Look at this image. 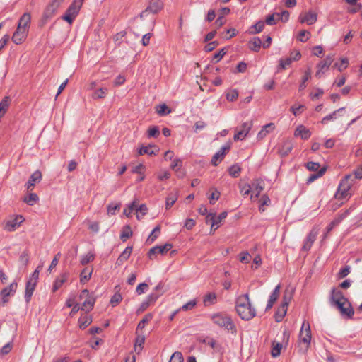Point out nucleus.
<instances>
[{
    "label": "nucleus",
    "mask_w": 362,
    "mask_h": 362,
    "mask_svg": "<svg viewBox=\"0 0 362 362\" xmlns=\"http://www.w3.org/2000/svg\"><path fill=\"white\" fill-rule=\"evenodd\" d=\"M31 22V16L29 13H23L19 19L18 27L28 31Z\"/></svg>",
    "instance_id": "412c9836"
},
{
    "label": "nucleus",
    "mask_w": 362,
    "mask_h": 362,
    "mask_svg": "<svg viewBox=\"0 0 362 362\" xmlns=\"http://www.w3.org/2000/svg\"><path fill=\"white\" fill-rule=\"evenodd\" d=\"M153 318V315L151 313L146 314L143 319L139 322L137 325V330L142 329L144 328L145 325L148 323Z\"/></svg>",
    "instance_id": "a19ab883"
},
{
    "label": "nucleus",
    "mask_w": 362,
    "mask_h": 362,
    "mask_svg": "<svg viewBox=\"0 0 362 362\" xmlns=\"http://www.w3.org/2000/svg\"><path fill=\"white\" fill-rule=\"evenodd\" d=\"M17 288V283L13 282L8 286L1 290L0 293V305H5L8 302V297L13 294Z\"/></svg>",
    "instance_id": "9d476101"
},
{
    "label": "nucleus",
    "mask_w": 362,
    "mask_h": 362,
    "mask_svg": "<svg viewBox=\"0 0 362 362\" xmlns=\"http://www.w3.org/2000/svg\"><path fill=\"white\" fill-rule=\"evenodd\" d=\"M92 322V319L86 315L83 317H81L78 320L79 323V327L81 329H84L86 327H87L90 323Z\"/></svg>",
    "instance_id": "58836bf2"
},
{
    "label": "nucleus",
    "mask_w": 362,
    "mask_h": 362,
    "mask_svg": "<svg viewBox=\"0 0 362 362\" xmlns=\"http://www.w3.org/2000/svg\"><path fill=\"white\" fill-rule=\"evenodd\" d=\"M68 274L66 273L62 274L58 278L56 279L53 285V292L57 291L64 282L67 281Z\"/></svg>",
    "instance_id": "393cba45"
},
{
    "label": "nucleus",
    "mask_w": 362,
    "mask_h": 362,
    "mask_svg": "<svg viewBox=\"0 0 362 362\" xmlns=\"http://www.w3.org/2000/svg\"><path fill=\"white\" fill-rule=\"evenodd\" d=\"M93 260H94V255L89 252L82 257L80 262L82 265H86L88 263L93 262Z\"/></svg>",
    "instance_id": "603ef678"
},
{
    "label": "nucleus",
    "mask_w": 362,
    "mask_h": 362,
    "mask_svg": "<svg viewBox=\"0 0 362 362\" xmlns=\"http://www.w3.org/2000/svg\"><path fill=\"white\" fill-rule=\"evenodd\" d=\"M299 21L301 23H307L308 25H313L317 21V13L313 11L307 12L304 16L299 17Z\"/></svg>",
    "instance_id": "aec40b11"
},
{
    "label": "nucleus",
    "mask_w": 362,
    "mask_h": 362,
    "mask_svg": "<svg viewBox=\"0 0 362 362\" xmlns=\"http://www.w3.org/2000/svg\"><path fill=\"white\" fill-rule=\"evenodd\" d=\"M252 186L251 184H245L243 185H240V192L244 196L249 195L250 192H252Z\"/></svg>",
    "instance_id": "13d9d810"
},
{
    "label": "nucleus",
    "mask_w": 362,
    "mask_h": 362,
    "mask_svg": "<svg viewBox=\"0 0 362 362\" xmlns=\"http://www.w3.org/2000/svg\"><path fill=\"white\" fill-rule=\"evenodd\" d=\"M278 71L286 69L293 62L289 57L281 58L279 61Z\"/></svg>",
    "instance_id": "c9c22d12"
},
{
    "label": "nucleus",
    "mask_w": 362,
    "mask_h": 362,
    "mask_svg": "<svg viewBox=\"0 0 362 362\" xmlns=\"http://www.w3.org/2000/svg\"><path fill=\"white\" fill-rule=\"evenodd\" d=\"M311 78V69L310 68L308 69L305 71L304 76L302 78V81L299 85V90H302L305 88L306 85L305 83Z\"/></svg>",
    "instance_id": "e433bc0d"
},
{
    "label": "nucleus",
    "mask_w": 362,
    "mask_h": 362,
    "mask_svg": "<svg viewBox=\"0 0 362 362\" xmlns=\"http://www.w3.org/2000/svg\"><path fill=\"white\" fill-rule=\"evenodd\" d=\"M132 249L133 247L132 246L127 247L120 255L122 258H123L124 260H127L132 254Z\"/></svg>",
    "instance_id": "774afa93"
},
{
    "label": "nucleus",
    "mask_w": 362,
    "mask_h": 362,
    "mask_svg": "<svg viewBox=\"0 0 362 362\" xmlns=\"http://www.w3.org/2000/svg\"><path fill=\"white\" fill-rule=\"evenodd\" d=\"M22 216H17L15 220L11 221H8L6 225V228L8 230H13L17 226H19V223L22 221Z\"/></svg>",
    "instance_id": "72a5a7b5"
},
{
    "label": "nucleus",
    "mask_w": 362,
    "mask_h": 362,
    "mask_svg": "<svg viewBox=\"0 0 362 362\" xmlns=\"http://www.w3.org/2000/svg\"><path fill=\"white\" fill-rule=\"evenodd\" d=\"M93 268H84L81 273V279L80 281L81 283H84L88 281L90 277L93 272Z\"/></svg>",
    "instance_id": "7c9ffc66"
},
{
    "label": "nucleus",
    "mask_w": 362,
    "mask_h": 362,
    "mask_svg": "<svg viewBox=\"0 0 362 362\" xmlns=\"http://www.w3.org/2000/svg\"><path fill=\"white\" fill-rule=\"evenodd\" d=\"M325 171H326V168H322L320 169L316 173L310 175L307 180V183L308 184L311 183L313 181H315L316 179L322 177L325 174Z\"/></svg>",
    "instance_id": "ea45409f"
},
{
    "label": "nucleus",
    "mask_w": 362,
    "mask_h": 362,
    "mask_svg": "<svg viewBox=\"0 0 362 362\" xmlns=\"http://www.w3.org/2000/svg\"><path fill=\"white\" fill-rule=\"evenodd\" d=\"M132 235V231L131 227L127 225L123 227L122 231L120 235V239L124 242L127 239L129 238Z\"/></svg>",
    "instance_id": "473e14b6"
},
{
    "label": "nucleus",
    "mask_w": 362,
    "mask_h": 362,
    "mask_svg": "<svg viewBox=\"0 0 362 362\" xmlns=\"http://www.w3.org/2000/svg\"><path fill=\"white\" fill-rule=\"evenodd\" d=\"M81 6V5L73 1L67 8V13H71L72 15H74L76 17L79 13Z\"/></svg>",
    "instance_id": "4c0bfd02"
},
{
    "label": "nucleus",
    "mask_w": 362,
    "mask_h": 362,
    "mask_svg": "<svg viewBox=\"0 0 362 362\" xmlns=\"http://www.w3.org/2000/svg\"><path fill=\"white\" fill-rule=\"evenodd\" d=\"M333 61H334V55L329 54L326 57V58L323 61L320 62L317 65L318 70L316 72V76L320 78L321 76L320 74L321 73L324 74L328 69V68L329 67L331 64L333 62Z\"/></svg>",
    "instance_id": "ddd939ff"
},
{
    "label": "nucleus",
    "mask_w": 362,
    "mask_h": 362,
    "mask_svg": "<svg viewBox=\"0 0 362 362\" xmlns=\"http://www.w3.org/2000/svg\"><path fill=\"white\" fill-rule=\"evenodd\" d=\"M62 19L69 23L70 25L73 23L74 19L76 18L74 15H72L71 13H67V10L65 13L62 16Z\"/></svg>",
    "instance_id": "052dcab7"
},
{
    "label": "nucleus",
    "mask_w": 362,
    "mask_h": 362,
    "mask_svg": "<svg viewBox=\"0 0 362 362\" xmlns=\"http://www.w3.org/2000/svg\"><path fill=\"white\" fill-rule=\"evenodd\" d=\"M83 299L84 301L81 306V310H84L86 312L92 310L95 303V297L93 293H90L87 289H83L79 295V300H82Z\"/></svg>",
    "instance_id": "39448f33"
},
{
    "label": "nucleus",
    "mask_w": 362,
    "mask_h": 362,
    "mask_svg": "<svg viewBox=\"0 0 362 362\" xmlns=\"http://www.w3.org/2000/svg\"><path fill=\"white\" fill-rule=\"evenodd\" d=\"M136 213L139 212L141 214V216H140L139 214H136L137 218L140 219L141 217H143L147 213L148 208L146 206V204H141L138 208L136 206Z\"/></svg>",
    "instance_id": "6e6d98bb"
},
{
    "label": "nucleus",
    "mask_w": 362,
    "mask_h": 362,
    "mask_svg": "<svg viewBox=\"0 0 362 362\" xmlns=\"http://www.w3.org/2000/svg\"><path fill=\"white\" fill-rule=\"evenodd\" d=\"M38 200V197L35 193H30L27 197H25L23 201L30 206H33Z\"/></svg>",
    "instance_id": "a18cd8bd"
},
{
    "label": "nucleus",
    "mask_w": 362,
    "mask_h": 362,
    "mask_svg": "<svg viewBox=\"0 0 362 362\" xmlns=\"http://www.w3.org/2000/svg\"><path fill=\"white\" fill-rule=\"evenodd\" d=\"M226 54V51L225 48H223L221 50H219L218 52L216 53L214 55V57H213L214 62V63L218 62L223 57V56Z\"/></svg>",
    "instance_id": "0e129e2a"
},
{
    "label": "nucleus",
    "mask_w": 362,
    "mask_h": 362,
    "mask_svg": "<svg viewBox=\"0 0 362 362\" xmlns=\"http://www.w3.org/2000/svg\"><path fill=\"white\" fill-rule=\"evenodd\" d=\"M42 180V173L40 170L35 171L30 177L25 187L28 190L32 191L33 187L35 185L36 182H40Z\"/></svg>",
    "instance_id": "f3484780"
},
{
    "label": "nucleus",
    "mask_w": 362,
    "mask_h": 362,
    "mask_svg": "<svg viewBox=\"0 0 362 362\" xmlns=\"http://www.w3.org/2000/svg\"><path fill=\"white\" fill-rule=\"evenodd\" d=\"M332 306L337 308L339 310L340 314L342 316H345L348 318L353 317L354 311L351 303L349 301L348 299H346L345 300H343L341 302L337 301V303L332 305Z\"/></svg>",
    "instance_id": "423d86ee"
},
{
    "label": "nucleus",
    "mask_w": 362,
    "mask_h": 362,
    "mask_svg": "<svg viewBox=\"0 0 362 362\" xmlns=\"http://www.w3.org/2000/svg\"><path fill=\"white\" fill-rule=\"evenodd\" d=\"M296 136H300L303 139H308L311 136V132L304 126H299L295 131Z\"/></svg>",
    "instance_id": "b1692460"
},
{
    "label": "nucleus",
    "mask_w": 362,
    "mask_h": 362,
    "mask_svg": "<svg viewBox=\"0 0 362 362\" xmlns=\"http://www.w3.org/2000/svg\"><path fill=\"white\" fill-rule=\"evenodd\" d=\"M320 164L318 163H315V162H308L306 163V168L310 170V171H317L319 170L320 169Z\"/></svg>",
    "instance_id": "69168bd1"
},
{
    "label": "nucleus",
    "mask_w": 362,
    "mask_h": 362,
    "mask_svg": "<svg viewBox=\"0 0 362 362\" xmlns=\"http://www.w3.org/2000/svg\"><path fill=\"white\" fill-rule=\"evenodd\" d=\"M28 33V30L17 27L11 37L13 42L16 45L21 44L26 39Z\"/></svg>",
    "instance_id": "2eb2a0df"
},
{
    "label": "nucleus",
    "mask_w": 362,
    "mask_h": 362,
    "mask_svg": "<svg viewBox=\"0 0 362 362\" xmlns=\"http://www.w3.org/2000/svg\"><path fill=\"white\" fill-rule=\"evenodd\" d=\"M212 322L219 327L230 331L232 334L237 333V328L231 317L223 312L214 313L210 316Z\"/></svg>",
    "instance_id": "f03ea898"
},
{
    "label": "nucleus",
    "mask_w": 362,
    "mask_h": 362,
    "mask_svg": "<svg viewBox=\"0 0 362 362\" xmlns=\"http://www.w3.org/2000/svg\"><path fill=\"white\" fill-rule=\"evenodd\" d=\"M354 183V178L353 175L349 174L346 175L340 182L337 192L335 193V198L337 199H344L350 197L349 190Z\"/></svg>",
    "instance_id": "7ed1b4c3"
},
{
    "label": "nucleus",
    "mask_w": 362,
    "mask_h": 362,
    "mask_svg": "<svg viewBox=\"0 0 362 362\" xmlns=\"http://www.w3.org/2000/svg\"><path fill=\"white\" fill-rule=\"evenodd\" d=\"M122 298L121 294L115 293L110 299V304L112 306H115L122 300Z\"/></svg>",
    "instance_id": "338daca9"
},
{
    "label": "nucleus",
    "mask_w": 362,
    "mask_h": 362,
    "mask_svg": "<svg viewBox=\"0 0 362 362\" xmlns=\"http://www.w3.org/2000/svg\"><path fill=\"white\" fill-rule=\"evenodd\" d=\"M37 285V282L33 281V280H28L25 286V300L27 303L30 301L33 293Z\"/></svg>",
    "instance_id": "a211bd4d"
},
{
    "label": "nucleus",
    "mask_w": 362,
    "mask_h": 362,
    "mask_svg": "<svg viewBox=\"0 0 362 362\" xmlns=\"http://www.w3.org/2000/svg\"><path fill=\"white\" fill-rule=\"evenodd\" d=\"M251 186L252 194L250 199H252L253 197H258L261 192L264 190V182L261 178H255L252 180Z\"/></svg>",
    "instance_id": "f8f14e48"
},
{
    "label": "nucleus",
    "mask_w": 362,
    "mask_h": 362,
    "mask_svg": "<svg viewBox=\"0 0 362 362\" xmlns=\"http://www.w3.org/2000/svg\"><path fill=\"white\" fill-rule=\"evenodd\" d=\"M177 192L176 191L169 193L165 200L166 209H169L177 199Z\"/></svg>",
    "instance_id": "cd10ccee"
},
{
    "label": "nucleus",
    "mask_w": 362,
    "mask_h": 362,
    "mask_svg": "<svg viewBox=\"0 0 362 362\" xmlns=\"http://www.w3.org/2000/svg\"><path fill=\"white\" fill-rule=\"evenodd\" d=\"M282 349V344L279 342H276L273 341L272 343V351L271 355L272 357H277L281 354V350Z\"/></svg>",
    "instance_id": "c756f323"
},
{
    "label": "nucleus",
    "mask_w": 362,
    "mask_h": 362,
    "mask_svg": "<svg viewBox=\"0 0 362 362\" xmlns=\"http://www.w3.org/2000/svg\"><path fill=\"white\" fill-rule=\"evenodd\" d=\"M216 302V295L215 293H209L204 298V304L205 306H209L215 304Z\"/></svg>",
    "instance_id": "2f4dec72"
},
{
    "label": "nucleus",
    "mask_w": 362,
    "mask_h": 362,
    "mask_svg": "<svg viewBox=\"0 0 362 362\" xmlns=\"http://www.w3.org/2000/svg\"><path fill=\"white\" fill-rule=\"evenodd\" d=\"M238 97V92L237 90H232L227 93L226 94V99L228 101H235Z\"/></svg>",
    "instance_id": "e2e57ef3"
},
{
    "label": "nucleus",
    "mask_w": 362,
    "mask_h": 362,
    "mask_svg": "<svg viewBox=\"0 0 362 362\" xmlns=\"http://www.w3.org/2000/svg\"><path fill=\"white\" fill-rule=\"evenodd\" d=\"M10 101L11 100L9 97H4L0 103V111H3V112L6 113L9 107Z\"/></svg>",
    "instance_id": "de8ad7c7"
},
{
    "label": "nucleus",
    "mask_w": 362,
    "mask_h": 362,
    "mask_svg": "<svg viewBox=\"0 0 362 362\" xmlns=\"http://www.w3.org/2000/svg\"><path fill=\"white\" fill-rule=\"evenodd\" d=\"M156 112L159 115L163 116L170 113L171 110L165 104H162L156 107Z\"/></svg>",
    "instance_id": "f704fd0d"
},
{
    "label": "nucleus",
    "mask_w": 362,
    "mask_h": 362,
    "mask_svg": "<svg viewBox=\"0 0 362 362\" xmlns=\"http://www.w3.org/2000/svg\"><path fill=\"white\" fill-rule=\"evenodd\" d=\"M173 245L170 243H165L164 245H156L153 247L148 252V257L150 259H153L156 257L158 254L162 255L166 254L171 248Z\"/></svg>",
    "instance_id": "6e6552de"
},
{
    "label": "nucleus",
    "mask_w": 362,
    "mask_h": 362,
    "mask_svg": "<svg viewBox=\"0 0 362 362\" xmlns=\"http://www.w3.org/2000/svg\"><path fill=\"white\" fill-rule=\"evenodd\" d=\"M349 64V61L347 59H341L340 63H335L334 66L337 67L339 71H343L345 69Z\"/></svg>",
    "instance_id": "680f3d73"
},
{
    "label": "nucleus",
    "mask_w": 362,
    "mask_h": 362,
    "mask_svg": "<svg viewBox=\"0 0 362 362\" xmlns=\"http://www.w3.org/2000/svg\"><path fill=\"white\" fill-rule=\"evenodd\" d=\"M184 358L181 352L176 351L171 356L169 362H183Z\"/></svg>",
    "instance_id": "3c124183"
},
{
    "label": "nucleus",
    "mask_w": 362,
    "mask_h": 362,
    "mask_svg": "<svg viewBox=\"0 0 362 362\" xmlns=\"http://www.w3.org/2000/svg\"><path fill=\"white\" fill-rule=\"evenodd\" d=\"M280 288H281V286L279 284L277 285L275 287V288L274 289V291H272V293H271V295L269 296V298L268 300V302H267V304L266 306V310H270L273 307L275 302L279 298V293H280Z\"/></svg>",
    "instance_id": "6ab92c4d"
},
{
    "label": "nucleus",
    "mask_w": 362,
    "mask_h": 362,
    "mask_svg": "<svg viewBox=\"0 0 362 362\" xmlns=\"http://www.w3.org/2000/svg\"><path fill=\"white\" fill-rule=\"evenodd\" d=\"M262 45V40L259 37H254L248 42L249 48L256 52L259 51Z\"/></svg>",
    "instance_id": "a878e982"
},
{
    "label": "nucleus",
    "mask_w": 362,
    "mask_h": 362,
    "mask_svg": "<svg viewBox=\"0 0 362 362\" xmlns=\"http://www.w3.org/2000/svg\"><path fill=\"white\" fill-rule=\"evenodd\" d=\"M163 8V4L161 0H151L148 7L141 13L140 17L144 18L148 13L156 14L161 11Z\"/></svg>",
    "instance_id": "0eeeda50"
},
{
    "label": "nucleus",
    "mask_w": 362,
    "mask_h": 362,
    "mask_svg": "<svg viewBox=\"0 0 362 362\" xmlns=\"http://www.w3.org/2000/svg\"><path fill=\"white\" fill-rule=\"evenodd\" d=\"M64 0H52L45 7L42 18L40 20L39 25L43 27L56 14Z\"/></svg>",
    "instance_id": "20e7f679"
},
{
    "label": "nucleus",
    "mask_w": 362,
    "mask_h": 362,
    "mask_svg": "<svg viewBox=\"0 0 362 362\" xmlns=\"http://www.w3.org/2000/svg\"><path fill=\"white\" fill-rule=\"evenodd\" d=\"M160 233V226L159 225L156 226L153 231L151 232V235L148 236V239L146 241V244H151L153 243L156 238L158 237L159 234Z\"/></svg>",
    "instance_id": "c85d7f7f"
},
{
    "label": "nucleus",
    "mask_w": 362,
    "mask_h": 362,
    "mask_svg": "<svg viewBox=\"0 0 362 362\" xmlns=\"http://www.w3.org/2000/svg\"><path fill=\"white\" fill-rule=\"evenodd\" d=\"M235 309L238 315L243 320H250L256 315V310L251 305L248 294L238 298Z\"/></svg>",
    "instance_id": "f257e3e1"
},
{
    "label": "nucleus",
    "mask_w": 362,
    "mask_h": 362,
    "mask_svg": "<svg viewBox=\"0 0 362 362\" xmlns=\"http://www.w3.org/2000/svg\"><path fill=\"white\" fill-rule=\"evenodd\" d=\"M240 172L241 168L238 164L233 165L228 169V173L233 177H238Z\"/></svg>",
    "instance_id": "79ce46f5"
},
{
    "label": "nucleus",
    "mask_w": 362,
    "mask_h": 362,
    "mask_svg": "<svg viewBox=\"0 0 362 362\" xmlns=\"http://www.w3.org/2000/svg\"><path fill=\"white\" fill-rule=\"evenodd\" d=\"M151 146H141V148L139 151V155L148 154L149 156L156 155V153L151 149Z\"/></svg>",
    "instance_id": "864d4df0"
},
{
    "label": "nucleus",
    "mask_w": 362,
    "mask_h": 362,
    "mask_svg": "<svg viewBox=\"0 0 362 362\" xmlns=\"http://www.w3.org/2000/svg\"><path fill=\"white\" fill-rule=\"evenodd\" d=\"M275 129V124L272 122L267 124L257 134V139L262 140L264 139L267 134L273 132Z\"/></svg>",
    "instance_id": "4be33fe9"
},
{
    "label": "nucleus",
    "mask_w": 362,
    "mask_h": 362,
    "mask_svg": "<svg viewBox=\"0 0 362 362\" xmlns=\"http://www.w3.org/2000/svg\"><path fill=\"white\" fill-rule=\"evenodd\" d=\"M231 144V141H228L221 148V149L217 153L214 155L211 158V163L214 166H217L218 164L223 159L225 155L230 151Z\"/></svg>",
    "instance_id": "1a4fd4ad"
},
{
    "label": "nucleus",
    "mask_w": 362,
    "mask_h": 362,
    "mask_svg": "<svg viewBox=\"0 0 362 362\" xmlns=\"http://www.w3.org/2000/svg\"><path fill=\"white\" fill-rule=\"evenodd\" d=\"M264 28V23L263 21H259L254 25L251 27V28H254L255 31L250 30V33L255 34V33H260L263 28Z\"/></svg>",
    "instance_id": "5fc2aeb1"
},
{
    "label": "nucleus",
    "mask_w": 362,
    "mask_h": 362,
    "mask_svg": "<svg viewBox=\"0 0 362 362\" xmlns=\"http://www.w3.org/2000/svg\"><path fill=\"white\" fill-rule=\"evenodd\" d=\"M300 339L308 347L311 340V331L308 322L304 321L300 332Z\"/></svg>",
    "instance_id": "9b49d317"
},
{
    "label": "nucleus",
    "mask_w": 362,
    "mask_h": 362,
    "mask_svg": "<svg viewBox=\"0 0 362 362\" xmlns=\"http://www.w3.org/2000/svg\"><path fill=\"white\" fill-rule=\"evenodd\" d=\"M279 21V15L276 14V13H272V15H269L265 20L267 24L269 25H275L277 21Z\"/></svg>",
    "instance_id": "37998d69"
},
{
    "label": "nucleus",
    "mask_w": 362,
    "mask_h": 362,
    "mask_svg": "<svg viewBox=\"0 0 362 362\" xmlns=\"http://www.w3.org/2000/svg\"><path fill=\"white\" fill-rule=\"evenodd\" d=\"M287 310V307L281 305L278 308L274 314V318L277 322L282 321V320L284 319V316L286 314Z\"/></svg>",
    "instance_id": "bb28decb"
},
{
    "label": "nucleus",
    "mask_w": 362,
    "mask_h": 362,
    "mask_svg": "<svg viewBox=\"0 0 362 362\" xmlns=\"http://www.w3.org/2000/svg\"><path fill=\"white\" fill-rule=\"evenodd\" d=\"M316 236L317 233L315 232L313 230L310 231L305 240L302 249L305 251H308L311 248L313 243L315 242Z\"/></svg>",
    "instance_id": "5701e85b"
},
{
    "label": "nucleus",
    "mask_w": 362,
    "mask_h": 362,
    "mask_svg": "<svg viewBox=\"0 0 362 362\" xmlns=\"http://www.w3.org/2000/svg\"><path fill=\"white\" fill-rule=\"evenodd\" d=\"M144 341H145V337L144 336H138L136 339V341H135V345H134V349H135V351H138L139 352L142 348H143V344H144Z\"/></svg>",
    "instance_id": "49530a36"
},
{
    "label": "nucleus",
    "mask_w": 362,
    "mask_h": 362,
    "mask_svg": "<svg viewBox=\"0 0 362 362\" xmlns=\"http://www.w3.org/2000/svg\"><path fill=\"white\" fill-rule=\"evenodd\" d=\"M349 214V210H346L341 214H339L332 221L333 224L337 226L344 218H345L347 215Z\"/></svg>",
    "instance_id": "09e8293b"
},
{
    "label": "nucleus",
    "mask_w": 362,
    "mask_h": 362,
    "mask_svg": "<svg viewBox=\"0 0 362 362\" xmlns=\"http://www.w3.org/2000/svg\"><path fill=\"white\" fill-rule=\"evenodd\" d=\"M344 109V107L339 108V109L334 111L332 113L327 115L322 119L321 123L326 124L327 121L331 120L334 118H336L337 112H340V111L343 110Z\"/></svg>",
    "instance_id": "bf43d9fd"
},
{
    "label": "nucleus",
    "mask_w": 362,
    "mask_h": 362,
    "mask_svg": "<svg viewBox=\"0 0 362 362\" xmlns=\"http://www.w3.org/2000/svg\"><path fill=\"white\" fill-rule=\"evenodd\" d=\"M107 92V88H99L93 93L92 98L93 99L104 98L106 96Z\"/></svg>",
    "instance_id": "c03bdc74"
},
{
    "label": "nucleus",
    "mask_w": 362,
    "mask_h": 362,
    "mask_svg": "<svg viewBox=\"0 0 362 362\" xmlns=\"http://www.w3.org/2000/svg\"><path fill=\"white\" fill-rule=\"evenodd\" d=\"M160 132L159 128L156 126L151 127L148 130V137H158L159 136Z\"/></svg>",
    "instance_id": "4d7b16f0"
},
{
    "label": "nucleus",
    "mask_w": 362,
    "mask_h": 362,
    "mask_svg": "<svg viewBox=\"0 0 362 362\" xmlns=\"http://www.w3.org/2000/svg\"><path fill=\"white\" fill-rule=\"evenodd\" d=\"M270 202L271 201L269 197L267 195L264 194L259 200L260 206L259 207V210L260 211H264V209L263 208V206L269 205Z\"/></svg>",
    "instance_id": "8fccbe9b"
},
{
    "label": "nucleus",
    "mask_w": 362,
    "mask_h": 362,
    "mask_svg": "<svg viewBox=\"0 0 362 362\" xmlns=\"http://www.w3.org/2000/svg\"><path fill=\"white\" fill-rule=\"evenodd\" d=\"M252 126V121L244 122L241 126V129L238 131L234 135V140H243L249 133Z\"/></svg>",
    "instance_id": "4468645a"
},
{
    "label": "nucleus",
    "mask_w": 362,
    "mask_h": 362,
    "mask_svg": "<svg viewBox=\"0 0 362 362\" xmlns=\"http://www.w3.org/2000/svg\"><path fill=\"white\" fill-rule=\"evenodd\" d=\"M347 299L343 293L338 288H333L331 291V295L329 297V303L331 305L337 303V302H341Z\"/></svg>",
    "instance_id": "dca6fc26"
}]
</instances>
